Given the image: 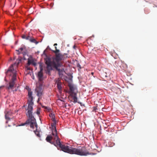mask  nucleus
I'll use <instances>...</instances> for the list:
<instances>
[{"label": "nucleus", "mask_w": 157, "mask_h": 157, "mask_svg": "<svg viewBox=\"0 0 157 157\" xmlns=\"http://www.w3.org/2000/svg\"><path fill=\"white\" fill-rule=\"evenodd\" d=\"M61 59H45V63L47 65V73H50V71L54 68L59 72L60 77L63 76V73L65 72L63 63L61 62Z\"/></svg>", "instance_id": "obj_4"}, {"label": "nucleus", "mask_w": 157, "mask_h": 157, "mask_svg": "<svg viewBox=\"0 0 157 157\" xmlns=\"http://www.w3.org/2000/svg\"><path fill=\"white\" fill-rule=\"evenodd\" d=\"M28 95L29 96V99L28 100V106L27 109V114H26V115L28 117V118L25 123L21 124V125L24 126L26 124H30L31 128H34L35 127L36 129L37 127V125L36 119L32 114V111L33 109V97L32 96V92L29 91Z\"/></svg>", "instance_id": "obj_3"}, {"label": "nucleus", "mask_w": 157, "mask_h": 157, "mask_svg": "<svg viewBox=\"0 0 157 157\" xmlns=\"http://www.w3.org/2000/svg\"><path fill=\"white\" fill-rule=\"evenodd\" d=\"M53 138L51 136H47L46 140L47 142L53 144L56 147L59 146L61 150L65 152L70 154H75L80 156H85L89 154L86 147L84 146H79L77 148H73L64 144H62L59 138L55 141H51Z\"/></svg>", "instance_id": "obj_1"}, {"label": "nucleus", "mask_w": 157, "mask_h": 157, "mask_svg": "<svg viewBox=\"0 0 157 157\" xmlns=\"http://www.w3.org/2000/svg\"><path fill=\"white\" fill-rule=\"evenodd\" d=\"M22 38L23 39H25L26 40H29L30 36H26L25 35H24L22 36Z\"/></svg>", "instance_id": "obj_16"}, {"label": "nucleus", "mask_w": 157, "mask_h": 157, "mask_svg": "<svg viewBox=\"0 0 157 157\" xmlns=\"http://www.w3.org/2000/svg\"><path fill=\"white\" fill-rule=\"evenodd\" d=\"M49 116L51 118L52 121L53 122V123H52L51 125L52 128V134L53 136H51L53 137V138L51 139V140H53L54 141H55L56 140H57V139L59 138L57 135V130L56 126V121L55 119V116L54 114L52 113H50L49 114ZM48 136H49V135ZM49 136H51L50 135H49Z\"/></svg>", "instance_id": "obj_7"}, {"label": "nucleus", "mask_w": 157, "mask_h": 157, "mask_svg": "<svg viewBox=\"0 0 157 157\" xmlns=\"http://www.w3.org/2000/svg\"><path fill=\"white\" fill-rule=\"evenodd\" d=\"M21 60L17 59L16 61L11 64L5 72L6 76L10 79L9 83L6 85V88L9 92L13 91L14 94L17 90L16 89L13 90L15 84V81L17 80L16 68L21 62Z\"/></svg>", "instance_id": "obj_2"}, {"label": "nucleus", "mask_w": 157, "mask_h": 157, "mask_svg": "<svg viewBox=\"0 0 157 157\" xmlns=\"http://www.w3.org/2000/svg\"><path fill=\"white\" fill-rule=\"evenodd\" d=\"M55 50H52V59H65L69 58L70 56L67 53L60 52V50L57 49L56 47H55Z\"/></svg>", "instance_id": "obj_6"}, {"label": "nucleus", "mask_w": 157, "mask_h": 157, "mask_svg": "<svg viewBox=\"0 0 157 157\" xmlns=\"http://www.w3.org/2000/svg\"><path fill=\"white\" fill-rule=\"evenodd\" d=\"M77 48V47L75 45H74L73 46V49H74L75 50H76V48Z\"/></svg>", "instance_id": "obj_19"}, {"label": "nucleus", "mask_w": 157, "mask_h": 157, "mask_svg": "<svg viewBox=\"0 0 157 157\" xmlns=\"http://www.w3.org/2000/svg\"><path fill=\"white\" fill-rule=\"evenodd\" d=\"M52 50L49 46L43 52V53L41 55V59H50L52 57Z\"/></svg>", "instance_id": "obj_8"}, {"label": "nucleus", "mask_w": 157, "mask_h": 157, "mask_svg": "<svg viewBox=\"0 0 157 157\" xmlns=\"http://www.w3.org/2000/svg\"><path fill=\"white\" fill-rule=\"evenodd\" d=\"M77 67H79L80 69H81V66H80V64H79L78 63V64H77Z\"/></svg>", "instance_id": "obj_20"}, {"label": "nucleus", "mask_w": 157, "mask_h": 157, "mask_svg": "<svg viewBox=\"0 0 157 157\" xmlns=\"http://www.w3.org/2000/svg\"><path fill=\"white\" fill-rule=\"evenodd\" d=\"M36 113L38 115H39L40 114V112H39V110H37V111H36Z\"/></svg>", "instance_id": "obj_22"}, {"label": "nucleus", "mask_w": 157, "mask_h": 157, "mask_svg": "<svg viewBox=\"0 0 157 157\" xmlns=\"http://www.w3.org/2000/svg\"><path fill=\"white\" fill-rule=\"evenodd\" d=\"M18 55L21 54L23 58L21 59H35L33 57V54L24 45H22L17 50H16Z\"/></svg>", "instance_id": "obj_5"}, {"label": "nucleus", "mask_w": 157, "mask_h": 157, "mask_svg": "<svg viewBox=\"0 0 157 157\" xmlns=\"http://www.w3.org/2000/svg\"><path fill=\"white\" fill-rule=\"evenodd\" d=\"M5 117H6V119H9V120L10 119V118L9 117L7 116V115H5Z\"/></svg>", "instance_id": "obj_18"}, {"label": "nucleus", "mask_w": 157, "mask_h": 157, "mask_svg": "<svg viewBox=\"0 0 157 157\" xmlns=\"http://www.w3.org/2000/svg\"><path fill=\"white\" fill-rule=\"evenodd\" d=\"M29 40L31 42L34 43L35 44H38L39 42L36 41L35 39L33 38V37H30V39Z\"/></svg>", "instance_id": "obj_15"}, {"label": "nucleus", "mask_w": 157, "mask_h": 157, "mask_svg": "<svg viewBox=\"0 0 157 157\" xmlns=\"http://www.w3.org/2000/svg\"><path fill=\"white\" fill-rule=\"evenodd\" d=\"M69 88L70 90V94H73L74 93L78 92L77 89L75 88L72 86H70Z\"/></svg>", "instance_id": "obj_13"}, {"label": "nucleus", "mask_w": 157, "mask_h": 157, "mask_svg": "<svg viewBox=\"0 0 157 157\" xmlns=\"http://www.w3.org/2000/svg\"><path fill=\"white\" fill-rule=\"evenodd\" d=\"M36 62V59H28L27 65L29 66L30 65H32L35 67L37 65V63Z\"/></svg>", "instance_id": "obj_9"}, {"label": "nucleus", "mask_w": 157, "mask_h": 157, "mask_svg": "<svg viewBox=\"0 0 157 157\" xmlns=\"http://www.w3.org/2000/svg\"><path fill=\"white\" fill-rule=\"evenodd\" d=\"M40 100V98H39L38 99V100L37 101V102H39V101Z\"/></svg>", "instance_id": "obj_25"}, {"label": "nucleus", "mask_w": 157, "mask_h": 157, "mask_svg": "<svg viewBox=\"0 0 157 157\" xmlns=\"http://www.w3.org/2000/svg\"><path fill=\"white\" fill-rule=\"evenodd\" d=\"M77 93H74L73 94H70L72 98L73 101L74 103H76L77 102Z\"/></svg>", "instance_id": "obj_10"}, {"label": "nucleus", "mask_w": 157, "mask_h": 157, "mask_svg": "<svg viewBox=\"0 0 157 157\" xmlns=\"http://www.w3.org/2000/svg\"><path fill=\"white\" fill-rule=\"evenodd\" d=\"M92 73V74H93V72H92V73Z\"/></svg>", "instance_id": "obj_27"}, {"label": "nucleus", "mask_w": 157, "mask_h": 157, "mask_svg": "<svg viewBox=\"0 0 157 157\" xmlns=\"http://www.w3.org/2000/svg\"><path fill=\"white\" fill-rule=\"evenodd\" d=\"M40 52L39 51H38L37 52H36L35 54L36 56H37V55H38Z\"/></svg>", "instance_id": "obj_21"}, {"label": "nucleus", "mask_w": 157, "mask_h": 157, "mask_svg": "<svg viewBox=\"0 0 157 157\" xmlns=\"http://www.w3.org/2000/svg\"><path fill=\"white\" fill-rule=\"evenodd\" d=\"M43 69L40 67V71L38 73V76L39 78V80L40 81H41L43 79V73L42 71Z\"/></svg>", "instance_id": "obj_12"}, {"label": "nucleus", "mask_w": 157, "mask_h": 157, "mask_svg": "<svg viewBox=\"0 0 157 157\" xmlns=\"http://www.w3.org/2000/svg\"><path fill=\"white\" fill-rule=\"evenodd\" d=\"M36 90L37 93V95L39 97H40L42 94V90L40 87H38L36 89Z\"/></svg>", "instance_id": "obj_14"}, {"label": "nucleus", "mask_w": 157, "mask_h": 157, "mask_svg": "<svg viewBox=\"0 0 157 157\" xmlns=\"http://www.w3.org/2000/svg\"><path fill=\"white\" fill-rule=\"evenodd\" d=\"M56 83H57V87L59 90H60L62 89L61 82H60V79L58 78L56 80Z\"/></svg>", "instance_id": "obj_11"}, {"label": "nucleus", "mask_w": 157, "mask_h": 157, "mask_svg": "<svg viewBox=\"0 0 157 157\" xmlns=\"http://www.w3.org/2000/svg\"><path fill=\"white\" fill-rule=\"evenodd\" d=\"M27 69H28V70H30L29 68L28 67Z\"/></svg>", "instance_id": "obj_26"}, {"label": "nucleus", "mask_w": 157, "mask_h": 157, "mask_svg": "<svg viewBox=\"0 0 157 157\" xmlns=\"http://www.w3.org/2000/svg\"><path fill=\"white\" fill-rule=\"evenodd\" d=\"M34 132H35V134L37 135V136H38V137H40V135L39 133L38 132H37V133H36V132H36L35 131H34Z\"/></svg>", "instance_id": "obj_17"}, {"label": "nucleus", "mask_w": 157, "mask_h": 157, "mask_svg": "<svg viewBox=\"0 0 157 157\" xmlns=\"http://www.w3.org/2000/svg\"><path fill=\"white\" fill-rule=\"evenodd\" d=\"M56 45H57V44L56 43H55L54 44V46Z\"/></svg>", "instance_id": "obj_24"}, {"label": "nucleus", "mask_w": 157, "mask_h": 157, "mask_svg": "<svg viewBox=\"0 0 157 157\" xmlns=\"http://www.w3.org/2000/svg\"><path fill=\"white\" fill-rule=\"evenodd\" d=\"M43 108H45V109H47V107H45V106H43Z\"/></svg>", "instance_id": "obj_23"}]
</instances>
